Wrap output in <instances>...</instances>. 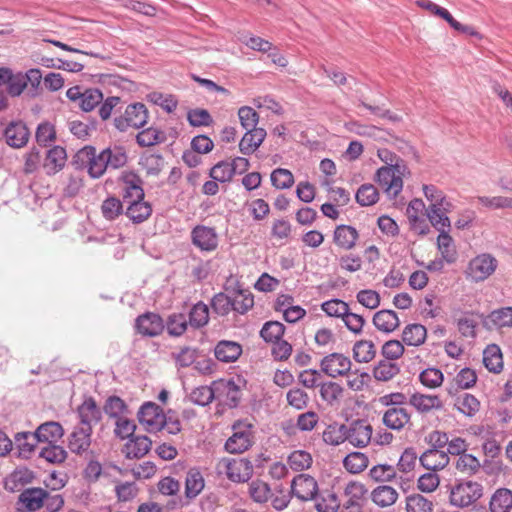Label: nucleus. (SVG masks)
I'll list each match as a JSON object with an SVG mask.
<instances>
[{
	"label": "nucleus",
	"mask_w": 512,
	"mask_h": 512,
	"mask_svg": "<svg viewBox=\"0 0 512 512\" xmlns=\"http://www.w3.org/2000/svg\"><path fill=\"white\" fill-rule=\"evenodd\" d=\"M73 163L77 168H88V173L92 178L101 177L109 168L106 164V154L102 150L96 154V149L93 146H85L80 149L73 158Z\"/></svg>",
	"instance_id": "obj_1"
},
{
	"label": "nucleus",
	"mask_w": 512,
	"mask_h": 512,
	"mask_svg": "<svg viewBox=\"0 0 512 512\" xmlns=\"http://www.w3.org/2000/svg\"><path fill=\"white\" fill-rule=\"evenodd\" d=\"M233 434L227 439L225 449L231 454H241L254 443L253 425L245 420H238L232 425Z\"/></svg>",
	"instance_id": "obj_2"
},
{
	"label": "nucleus",
	"mask_w": 512,
	"mask_h": 512,
	"mask_svg": "<svg viewBox=\"0 0 512 512\" xmlns=\"http://www.w3.org/2000/svg\"><path fill=\"white\" fill-rule=\"evenodd\" d=\"M483 495V486L475 481L460 482L450 489V504L464 508L473 505Z\"/></svg>",
	"instance_id": "obj_3"
},
{
	"label": "nucleus",
	"mask_w": 512,
	"mask_h": 512,
	"mask_svg": "<svg viewBox=\"0 0 512 512\" xmlns=\"http://www.w3.org/2000/svg\"><path fill=\"white\" fill-rule=\"evenodd\" d=\"M148 120V110L143 103L129 104L124 113L114 119V126L121 132L129 127L138 129L143 127Z\"/></svg>",
	"instance_id": "obj_4"
},
{
	"label": "nucleus",
	"mask_w": 512,
	"mask_h": 512,
	"mask_svg": "<svg viewBox=\"0 0 512 512\" xmlns=\"http://www.w3.org/2000/svg\"><path fill=\"white\" fill-rule=\"evenodd\" d=\"M497 260L490 254H481L473 258L467 268V276L475 282L484 281L497 268Z\"/></svg>",
	"instance_id": "obj_5"
},
{
	"label": "nucleus",
	"mask_w": 512,
	"mask_h": 512,
	"mask_svg": "<svg viewBox=\"0 0 512 512\" xmlns=\"http://www.w3.org/2000/svg\"><path fill=\"white\" fill-rule=\"evenodd\" d=\"M225 474L229 480L236 483L248 481L253 474L252 463L246 458L223 459Z\"/></svg>",
	"instance_id": "obj_6"
},
{
	"label": "nucleus",
	"mask_w": 512,
	"mask_h": 512,
	"mask_svg": "<svg viewBox=\"0 0 512 512\" xmlns=\"http://www.w3.org/2000/svg\"><path fill=\"white\" fill-rule=\"evenodd\" d=\"M163 414L159 405L154 402H146L140 407L137 417L148 432H157L161 430Z\"/></svg>",
	"instance_id": "obj_7"
},
{
	"label": "nucleus",
	"mask_w": 512,
	"mask_h": 512,
	"mask_svg": "<svg viewBox=\"0 0 512 512\" xmlns=\"http://www.w3.org/2000/svg\"><path fill=\"white\" fill-rule=\"evenodd\" d=\"M351 360L340 353H332L321 361V370L332 378L346 375L351 369Z\"/></svg>",
	"instance_id": "obj_8"
},
{
	"label": "nucleus",
	"mask_w": 512,
	"mask_h": 512,
	"mask_svg": "<svg viewBox=\"0 0 512 512\" xmlns=\"http://www.w3.org/2000/svg\"><path fill=\"white\" fill-rule=\"evenodd\" d=\"M163 319L156 313L147 312L135 320V328L144 337H156L164 330Z\"/></svg>",
	"instance_id": "obj_9"
},
{
	"label": "nucleus",
	"mask_w": 512,
	"mask_h": 512,
	"mask_svg": "<svg viewBox=\"0 0 512 512\" xmlns=\"http://www.w3.org/2000/svg\"><path fill=\"white\" fill-rule=\"evenodd\" d=\"M318 491L316 480L307 474H299L291 483V493L302 501H309L315 498Z\"/></svg>",
	"instance_id": "obj_10"
},
{
	"label": "nucleus",
	"mask_w": 512,
	"mask_h": 512,
	"mask_svg": "<svg viewBox=\"0 0 512 512\" xmlns=\"http://www.w3.org/2000/svg\"><path fill=\"white\" fill-rule=\"evenodd\" d=\"M79 427H88L92 431L93 426L102 419V412L92 397L86 398L77 408Z\"/></svg>",
	"instance_id": "obj_11"
},
{
	"label": "nucleus",
	"mask_w": 512,
	"mask_h": 512,
	"mask_svg": "<svg viewBox=\"0 0 512 512\" xmlns=\"http://www.w3.org/2000/svg\"><path fill=\"white\" fill-rule=\"evenodd\" d=\"M347 441L355 447H365L372 437V426L364 420H356L347 425Z\"/></svg>",
	"instance_id": "obj_12"
},
{
	"label": "nucleus",
	"mask_w": 512,
	"mask_h": 512,
	"mask_svg": "<svg viewBox=\"0 0 512 512\" xmlns=\"http://www.w3.org/2000/svg\"><path fill=\"white\" fill-rule=\"evenodd\" d=\"M192 243L202 251H214L218 246V236L214 228L198 225L192 232Z\"/></svg>",
	"instance_id": "obj_13"
},
{
	"label": "nucleus",
	"mask_w": 512,
	"mask_h": 512,
	"mask_svg": "<svg viewBox=\"0 0 512 512\" xmlns=\"http://www.w3.org/2000/svg\"><path fill=\"white\" fill-rule=\"evenodd\" d=\"M376 181L391 197H396L403 188V179L394 174L392 167L389 166H383L377 170Z\"/></svg>",
	"instance_id": "obj_14"
},
{
	"label": "nucleus",
	"mask_w": 512,
	"mask_h": 512,
	"mask_svg": "<svg viewBox=\"0 0 512 512\" xmlns=\"http://www.w3.org/2000/svg\"><path fill=\"white\" fill-rule=\"evenodd\" d=\"M91 435L90 428L76 426L68 437V448L72 453L82 455L91 445Z\"/></svg>",
	"instance_id": "obj_15"
},
{
	"label": "nucleus",
	"mask_w": 512,
	"mask_h": 512,
	"mask_svg": "<svg viewBox=\"0 0 512 512\" xmlns=\"http://www.w3.org/2000/svg\"><path fill=\"white\" fill-rule=\"evenodd\" d=\"M409 404L419 413L427 414L432 410H441L443 402L437 395H427L415 392L409 398Z\"/></svg>",
	"instance_id": "obj_16"
},
{
	"label": "nucleus",
	"mask_w": 512,
	"mask_h": 512,
	"mask_svg": "<svg viewBox=\"0 0 512 512\" xmlns=\"http://www.w3.org/2000/svg\"><path fill=\"white\" fill-rule=\"evenodd\" d=\"M411 419L410 413L403 407L388 408L382 418L383 424L392 430H402Z\"/></svg>",
	"instance_id": "obj_17"
},
{
	"label": "nucleus",
	"mask_w": 512,
	"mask_h": 512,
	"mask_svg": "<svg viewBox=\"0 0 512 512\" xmlns=\"http://www.w3.org/2000/svg\"><path fill=\"white\" fill-rule=\"evenodd\" d=\"M4 135L9 146L21 148L25 146L29 139V131L26 125L21 122H11L5 129Z\"/></svg>",
	"instance_id": "obj_18"
},
{
	"label": "nucleus",
	"mask_w": 512,
	"mask_h": 512,
	"mask_svg": "<svg viewBox=\"0 0 512 512\" xmlns=\"http://www.w3.org/2000/svg\"><path fill=\"white\" fill-rule=\"evenodd\" d=\"M33 433L37 442L52 444L57 443L63 437L64 429L59 422L48 421L39 425Z\"/></svg>",
	"instance_id": "obj_19"
},
{
	"label": "nucleus",
	"mask_w": 512,
	"mask_h": 512,
	"mask_svg": "<svg viewBox=\"0 0 512 512\" xmlns=\"http://www.w3.org/2000/svg\"><path fill=\"white\" fill-rule=\"evenodd\" d=\"M359 238V233L356 228L350 225L336 226L333 234L334 243L341 249L352 250L356 241Z\"/></svg>",
	"instance_id": "obj_20"
},
{
	"label": "nucleus",
	"mask_w": 512,
	"mask_h": 512,
	"mask_svg": "<svg viewBox=\"0 0 512 512\" xmlns=\"http://www.w3.org/2000/svg\"><path fill=\"white\" fill-rule=\"evenodd\" d=\"M152 441L147 436H133L124 445L122 452L128 459H139L151 449Z\"/></svg>",
	"instance_id": "obj_21"
},
{
	"label": "nucleus",
	"mask_w": 512,
	"mask_h": 512,
	"mask_svg": "<svg viewBox=\"0 0 512 512\" xmlns=\"http://www.w3.org/2000/svg\"><path fill=\"white\" fill-rule=\"evenodd\" d=\"M242 354V346L235 341L221 340L214 349L217 360L224 363L235 362Z\"/></svg>",
	"instance_id": "obj_22"
},
{
	"label": "nucleus",
	"mask_w": 512,
	"mask_h": 512,
	"mask_svg": "<svg viewBox=\"0 0 512 512\" xmlns=\"http://www.w3.org/2000/svg\"><path fill=\"white\" fill-rule=\"evenodd\" d=\"M419 461L427 470L436 472L448 465L449 456L443 450L428 449L419 457Z\"/></svg>",
	"instance_id": "obj_23"
},
{
	"label": "nucleus",
	"mask_w": 512,
	"mask_h": 512,
	"mask_svg": "<svg viewBox=\"0 0 512 512\" xmlns=\"http://www.w3.org/2000/svg\"><path fill=\"white\" fill-rule=\"evenodd\" d=\"M266 135L263 128L247 129L239 143L240 152L244 155L252 154L262 144Z\"/></svg>",
	"instance_id": "obj_24"
},
{
	"label": "nucleus",
	"mask_w": 512,
	"mask_h": 512,
	"mask_svg": "<svg viewBox=\"0 0 512 512\" xmlns=\"http://www.w3.org/2000/svg\"><path fill=\"white\" fill-rule=\"evenodd\" d=\"M398 497L397 490L389 485H379L370 493L371 501L380 508L394 505Z\"/></svg>",
	"instance_id": "obj_25"
},
{
	"label": "nucleus",
	"mask_w": 512,
	"mask_h": 512,
	"mask_svg": "<svg viewBox=\"0 0 512 512\" xmlns=\"http://www.w3.org/2000/svg\"><path fill=\"white\" fill-rule=\"evenodd\" d=\"M46 490L42 488H28L19 495V502L29 512L39 510L45 504Z\"/></svg>",
	"instance_id": "obj_26"
},
{
	"label": "nucleus",
	"mask_w": 512,
	"mask_h": 512,
	"mask_svg": "<svg viewBox=\"0 0 512 512\" xmlns=\"http://www.w3.org/2000/svg\"><path fill=\"white\" fill-rule=\"evenodd\" d=\"M373 324L379 331L391 333L399 327L400 320L395 311L380 310L374 314Z\"/></svg>",
	"instance_id": "obj_27"
},
{
	"label": "nucleus",
	"mask_w": 512,
	"mask_h": 512,
	"mask_svg": "<svg viewBox=\"0 0 512 512\" xmlns=\"http://www.w3.org/2000/svg\"><path fill=\"white\" fill-rule=\"evenodd\" d=\"M205 480L198 468H190L185 478V496L188 499L196 498L204 489Z\"/></svg>",
	"instance_id": "obj_28"
},
{
	"label": "nucleus",
	"mask_w": 512,
	"mask_h": 512,
	"mask_svg": "<svg viewBox=\"0 0 512 512\" xmlns=\"http://www.w3.org/2000/svg\"><path fill=\"white\" fill-rule=\"evenodd\" d=\"M67 159L66 150L61 146H54L47 153L44 168L48 175H54L65 166Z\"/></svg>",
	"instance_id": "obj_29"
},
{
	"label": "nucleus",
	"mask_w": 512,
	"mask_h": 512,
	"mask_svg": "<svg viewBox=\"0 0 512 512\" xmlns=\"http://www.w3.org/2000/svg\"><path fill=\"white\" fill-rule=\"evenodd\" d=\"M123 202L130 205V202H136L143 200L145 197L144 190L142 188V180L136 175H132L125 179V186L123 187Z\"/></svg>",
	"instance_id": "obj_30"
},
{
	"label": "nucleus",
	"mask_w": 512,
	"mask_h": 512,
	"mask_svg": "<svg viewBox=\"0 0 512 512\" xmlns=\"http://www.w3.org/2000/svg\"><path fill=\"white\" fill-rule=\"evenodd\" d=\"M489 509L490 512H511L512 491L507 488H498L490 498Z\"/></svg>",
	"instance_id": "obj_31"
},
{
	"label": "nucleus",
	"mask_w": 512,
	"mask_h": 512,
	"mask_svg": "<svg viewBox=\"0 0 512 512\" xmlns=\"http://www.w3.org/2000/svg\"><path fill=\"white\" fill-rule=\"evenodd\" d=\"M484 366L493 373H500L503 369L501 349L496 344L488 345L483 351Z\"/></svg>",
	"instance_id": "obj_32"
},
{
	"label": "nucleus",
	"mask_w": 512,
	"mask_h": 512,
	"mask_svg": "<svg viewBox=\"0 0 512 512\" xmlns=\"http://www.w3.org/2000/svg\"><path fill=\"white\" fill-rule=\"evenodd\" d=\"M14 443L19 456L28 459L35 451L38 442L33 432H18L14 436Z\"/></svg>",
	"instance_id": "obj_33"
},
{
	"label": "nucleus",
	"mask_w": 512,
	"mask_h": 512,
	"mask_svg": "<svg viewBox=\"0 0 512 512\" xmlns=\"http://www.w3.org/2000/svg\"><path fill=\"white\" fill-rule=\"evenodd\" d=\"M455 385H450L447 391L450 395H454L458 389L466 390L472 388L477 382V374L470 368L461 369L454 378Z\"/></svg>",
	"instance_id": "obj_34"
},
{
	"label": "nucleus",
	"mask_w": 512,
	"mask_h": 512,
	"mask_svg": "<svg viewBox=\"0 0 512 512\" xmlns=\"http://www.w3.org/2000/svg\"><path fill=\"white\" fill-rule=\"evenodd\" d=\"M151 213V204L144 201V199L136 202H130V205L127 206L125 211V215L133 223H142L151 216Z\"/></svg>",
	"instance_id": "obj_35"
},
{
	"label": "nucleus",
	"mask_w": 512,
	"mask_h": 512,
	"mask_svg": "<svg viewBox=\"0 0 512 512\" xmlns=\"http://www.w3.org/2000/svg\"><path fill=\"white\" fill-rule=\"evenodd\" d=\"M427 330L421 324H409L402 333V341L408 346H420L425 342Z\"/></svg>",
	"instance_id": "obj_36"
},
{
	"label": "nucleus",
	"mask_w": 512,
	"mask_h": 512,
	"mask_svg": "<svg viewBox=\"0 0 512 512\" xmlns=\"http://www.w3.org/2000/svg\"><path fill=\"white\" fill-rule=\"evenodd\" d=\"M512 327V307H503L493 310L484 321V325L490 327Z\"/></svg>",
	"instance_id": "obj_37"
},
{
	"label": "nucleus",
	"mask_w": 512,
	"mask_h": 512,
	"mask_svg": "<svg viewBox=\"0 0 512 512\" xmlns=\"http://www.w3.org/2000/svg\"><path fill=\"white\" fill-rule=\"evenodd\" d=\"M347 425L333 423L323 432V440L326 444L337 446L347 440Z\"/></svg>",
	"instance_id": "obj_38"
},
{
	"label": "nucleus",
	"mask_w": 512,
	"mask_h": 512,
	"mask_svg": "<svg viewBox=\"0 0 512 512\" xmlns=\"http://www.w3.org/2000/svg\"><path fill=\"white\" fill-rule=\"evenodd\" d=\"M166 140V135L163 131L150 127L140 131L136 136V142L141 147H150Z\"/></svg>",
	"instance_id": "obj_39"
},
{
	"label": "nucleus",
	"mask_w": 512,
	"mask_h": 512,
	"mask_svg": "<svg viewBox=\"0 0 512 512\" xmlns=\"http://www.w3.org/2000/svg\"><path fill=\"white\" fill-rule=\"evenodd\" d=\"M376 355L375 345L370 340H360L354 344L353 357L359 363H368Z\"/></svg>",
	"instance_id": "obj_40"
},
{
	"label": "nucleus",
	"mask_w": 512,
	"mask_h": 512,
	"mask_svg": "<svg viewBox=\"0 0 512 512\" xmlns=\"http://www.w3.org/2000/svg\"><path fill=\"white\" fill-rule=\"evenodd\" d=\"M368 463V457L362 452L349 453L343 460L345 469L352 474H358L364 471Z\"/></svg>",
	"instance_id": "obj_41"
},
{
	"label": "nucleus",
	"mask_w": 512,
	"mask_h": 512,
	"mask_svg": "<svg viewBox=\"0 0 512 512\" xmlns=\"http://www.w3.org/2000/svg\"><path fill=\"white\" fill-rule=\"evenodd\" d=\"M400 372L398 364L389 360H381L373 369V376L378 381H389Z\"/></svg>",
	"instance_id": "obj_42"
},
{
	"label": "nucleus",
	"mask_w": 512,
	"mask_h": 512,
	"mask_svg": "<svg viewBox=\"0 0 512 512\" xmlns=\"http://www.w3.org/2000/svg\"><path fill=\"white\" fill-rule=\"evenodd\" d=\"M209 321V308L203 302L196 303L189 312V321L191 327L197 329L205 326Z\"/></svg>",
	"instance_id": "obj_43"
},
{
	"label": "nucleus",
	"mask_w": 512,
	"mask_h": 512,
	"mask_svg": "<svg viewBox=\"0 0 512 512\" xmlns=\"http://www.w3.org/2000/svg\"><path fill=\"white\" fill-rule=\"evenodd\" d=\"M455 407L466 416H474L480 409V401L472 394L464 393L457 397Z\"/></svg>",
	"instance_id": "obj_44"
},
{
	"label": "nucleus",
	"mask_w": 512,
	"mask_h": 512,
	"mask_svg": "<svg viewBox=\"0 0 512 512\" xmlns=\"http://www.w3.org/2000/svg\"><path fill=\"white\" fill-rule=\"evenodd\" d=\"M214 386L220 389L222 387L223 392L226 394L225 404L229 408H235L238 406L241 400V391L236 383L232 380L214 382Z\"/></svg>",
	"instance_id": "obj_45"
},
{
	"label": "nucleus",
	"mask_w": 512,
	"mask_h": 512,
	"mask_svg": "<svg viewBox=\"0 0 512 512\" xmlns=\"http://www.w3.org/2000/svg\"><path fill=\"white\" fill-rule=\"evenodd\" d=\"M437 246L441 252L442 258L448 263H453L456 260V251L453 244L452 237L446 232L441 231L437 238Z\"/></svg>",
	"instance_id": "obj_46"
},
{
	"label": "nucleus",
	"mask_w": 512,
	"mask_h": 512,
	"mask_svg": "<svg viewBox=\"0 0 512 512\" xmlns=\"http://www.w3.org/2000/svg\"><path fill=\"white\" fill-rule=\"evenodd\" d=\"M217 386H200L192 390L189 399L192 403L200 406L210 404L215 398V392L218 391Z\"/></svg>",
	"instance_id": "obj_47"
},
{
	"label": "nucleus",
	"mask_w": 512,
	"mask_h": 512,
	"mask_svg": "<svg viewBox=\"0 0 512 512\" xmlns=\"http://www.w3.org/2000/svg\"><path fill=\"white\" fill-rule=\"evenodd\" d=\"M407 512H433V502L421 494H412L406 497Z\"/></svg>",
	"instance_id": "obj_48"
},
{
	"label": "nucleus",
	"mask_w": 512,
	"mask_h": 512,
	"mask_svg": "<svg viewBox=\"0 0 512 512\" xmlns=\"http://www.w3.org/2000/svg\"><path fill=\"white\" fill-rule=\"evenodd\" d=\"M285 332V326L278 321H268L266 322L261 331L260 336L267 343H274L280 339Z\"/></svg>",
	"instance_id": "obj_49"
},
{
	"label": "nucleus",
	"mask_w": 512,
	"mask_h": 512,
	"mask_svg": "<svg viewBox=\"0 0 512 512\" xmlns=\"http://www.w3.org/2000/svg\"><path fill=\"white\" fill-rule=\"evenodd\" d=\"M127 405L118 396H109L103 406V411L110 417L115 418L116 420L123 417V415L127 412Z\"/></svg>",
	"instance_id": "obj_50"
},
{
	"label": "nucleus",
	"mask_w": 512,
	"mask_h": 512,
	"mask_svg": "<svg viewBox=\"0 0 512 512\" xmlns=\"http://www.w3.org/2000/svg\"><path fill=\"white\" fill-rule=\"evenodd\" d=\"M39 455L51 464H61L67 458L66 450L62 446L56 445V443L43 447Z\"/></svg>",
	"instance_id": "obj_51"
},
{
	"label": "nucleus",
	"mask_w": 512,
	"mask_h": 512,
	"mask_svg": "<svg viewBox=\"0 0 512 512\" xmlns=\"http://www.w3.org/2000/svg\"><path fill=\"white\" fill-rule=\"evenodd\" d=\"M106 154V164L109 168L119 169L127 163V154L123 147L114 146L104 149Z\"/></svg>",
	"instance_id": "obj_52"
},
{
	"label": "nucleus",
	"mask_w": 512,
	"mask_h": 512,
	"mask_svg": "<svg viewBox=\"0 0 512 512\" xmlns=\"http://www.w3.org/2000/svg\"><path fill=\"white\" fill-rule=\"evenodd\" d=\"M369 476L375 482H391L397 477L396 468L388 464H379L369 470Z\"/></svg>",
	"instance_id": "obj_53"
},
{
	"label": "nucleus",
	"mask_w": 512,
	"mask_h": 512,
	"mask_svg": "<svg viewBox=\"0 0 512 512\" xmlns=\"http://www.w3.org/2000/svg\"><path fill=\"white\" fill-rule=\"evenodd\" d=\"M288 463L292 470L303 471L310 468L312 457L310 453L304 450H296L289 455Z\"/></svg>",
	"instance_id": "obj_54"
},
{
	"label": "nucleus",
	"mask_w": 512,
	"mask_h": 512,
	"mask_svg": "<svg viewBox=\"0 0 512 512\" xmlns=\"http://www.w3.org/2000/svg\"><path fill=\"white\" fill-rule=\"evenodd\" d=\"M188 324L183 313H174L168 317L166 328L171 336H181L186 331Z\"/></svg>",
	"instance_id": "obj_55"
},
{
	"label": "nucleus",
	"mask_w": 512,
	"mask_h": 512,
	"mask_svg": "<svg viewBox=\"0 0 512 512\" xmlns=\"http://www.w3.org/2000/svg\"><path fill=\"white\" fill-rule=\"evenodd\" d=\"M378 191L372 184H363L356 192V201L361 206H370L378 201Z\"/></svg>",
	"instance_id": "obj_56"
},
{
	"label": "nucleus",
	"mask_w": 512,
	"mask_h": 512,
	"mask_svg": "<svg viewBox=\"0 0 512 512\" xmlns=\"http://www.w3.org/2000/svg\"><path fill=\"white\" fill-rule=\"evenodd\" d=\"M103 100V94L99 89H87L83 92L79 106L85 112L93 110Z\"/></svg>",
	"instance_id": "obj_57"
},
{
	"label": "nucleus",
	"mask_w": 512,
	"mask_h": 512,
	"mask_svg": "<svg viewBox=\"0 0 512 512\" xmlns=\"http://www.w3.org/2000/svg\"><path fill=\"white\" fill-rule=\"evenodd\" d=\"M271 183L277 189H287L293 185L294 176L288 169L277 168L271 173Z\"/></svg>",
	"instance_id": "obj_58"
},
{
	"label": "nucleus",
	"mask_w": 512,
	"mask_h": 512,
	"mask_svg": "<svg viewBox=\"0 0 512 512\" xmlns=\"http://www.w3.org/2000/svg\"><path fill=\"white\" fill-rule=\"evenodd\" d=\"M419 380L428 388H437L442 385L444 376L439 369L427 368L420 373Z\"/></svg>",
	"instance_id": "obj_59"
},
{
	"label": "nucleus",
	"mask_w": 512,
	"mask_h": 512,
	"mask_svg": "<svg viewBox=\"0 0 512 512\" xmlns=\"http://www.w3.org/2000/svg\"><path fill=\"white\" fill-rule=\"evenodd\" d=\"M232 307V299L225 293H218L211 300L212 311L219 316L228 315Z\"/></svg>",
	"instance_id": "obj_60"
},
{
	"label": "nucleus",
	"mask_w": 512,
	"mask_h": 512,
	"mask_svg": "<svg viewBox=\"0 0 512 512\" xmlns=\"http://www.w3.org/2000/svg\"><path fill=\"white\" fill-rule=\"evenodd\" d=\"M232 299V310L245 314L254 305V297L251 293L246 291H239Z\"/></svg>",
	"instance_id": "obj_61"
},
{
	"label": "nucleus",
	"mask_w": 512,
	"mask_h": 512,
	"mask_svg": "<svg viewBox=\"0 0 512 512\" xmlns=\"http://www.w3.org/2000/svg\"><path fill=\"white\" fill-rule=\"evenodd\" d=\"M148 99L156 105L162 107L168 113L173 112L177 108L178 101L171 94H163L160 92H152L148 94Z\"/></svg>",
	"instance_id": "obj_62"
},
{
	"label": "nucleus",
	"mask_w": 512,
	"mask_h": 512,
	"mask_svg": "<svg viewBox=\"0 0 512 512\" xmlns=\"http://www.w3.org/2000/svg\"><path fill=\"white\" fill-rule=\"evenodd\" d=\"M249 494L257 503H264L270 497V487L261 480H254L249 485Z\"/></svg>",
	"instance_id": "obj_63"
},
{
	"label": "nucleus",
	"mask_w": 512,
	"mask_h": 512,
	"mask_svg": "<svg viewBox=\"0 0 512 512\" xmlns=\"http://www.w3.org/2000/svg\"><path fill=\"white\" fill-rule=\"evenodd\" d=\"M340 508V501L337 495L333 492L327 491L322 495L321 499L316 503L318 512H337Z\"/></svg>",
	"instance_id": "obj_64"
}]
</instances>
